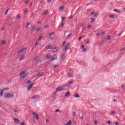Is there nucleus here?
Segmentation results:
<instances>
[{"label":"nucleus","mask_w":125,"mask_h":125,"mask_svg":"<svg viewBox=\"0 0 125 125\" xmlns=\"http://www.w3.org/2000/svg\"><path fill=\"white\" fill-rule=\"evenodd\" d=\"M107 124H108V125H111V121H107Z\"/></svg>","instance_id":"61"},{"label":"nucleus","mask_w":125,"mask_h":125,"mask_svg":"<svg viewBox=\"0 0 125 125\" xmlns=\"http://www.w3.org/2000/svg\"><path fill=\"white\" fill-rule=\"evenodd\" d=\"M34 61H36V62H37L36 65H38V63H39L40 61H41V59L39 58L38 56H37L34 58Z\"/></svg>","instance_id":"3"},{"label":"nucleus","mask_w":125,"mask_h":125,"mask_svg":"<svg viewBox=\"0 0 125 125\" xmlns=\"http://www.w3.org/2000/svg\"><path fill=\"white\" fill-rule=\"evenodd\" d=\"M65 54H63L61 56L62 59H65Z\"/></svg>","instance_id":"27"},{"label":"nucleus","mask_w":125,"mask_h":125,"mask_svg":"<svg viewBox=\"0 0 125 125\" xmlns=\"http://www.w3.org/2000/svg\"><path fill=\"white\" fill-rule=\"evenodd\" d=\"M115 125H119V123H118V122H115Z\"/></svg>","instance_id":"64"},{"label":"nucleus","mask_w":125,"mask_h":125,"mask_svg":"<svg viewBox=\"0 0 125 125\" xmlns=\"http://www.w3.org/2000/svg\"><path fill=\"white\" fill-rule=\"evenodd\" d=\"M122 88L125 89V85H124V84L122 85Z\"/></svg>","instance_id":"56"},{"label":"nucleus","mask_w":125,"mask_h":125,"mask_svg":"<svg viewBox=\"0 0 125 125\" xmlns=\"http://www.w3.org/2000/svg\"><path fill=\"white\" fill-rule=\"evenodd\" d=\"M21 16H20V15H18V16H17V19H19V18H21Z\"/></svg>","instance_id":"43"},{"label":"nucleus","mask_w":125,"mask_h":125,"mask_svg":"<svg viewBox=\"0 0 125 125\" xmlns=\"http://www.w3.org/2000/svg\"><path fill=\"white\" fill-rule=\"evenodd\" d=\"M42 27H39L38 28H37L38 32H41V31H42Z\"/></svg>","instance_id":"28"},{"label":"nucleus","mask_w":125,"mask_h":125,"mask_svg":"<svg viewBox=\"0 0 125 125\" xmlns=\"http://www.w3.org/2000/svg\"><path fill=\"white\" fill-rule=\"evenodd\" d=\"M32 114H33V115H34V118H35L36 120H39V115H38V113H35V112H33Z\"/></svg>","instance_id":"7"},{"label":"nucleus","mask_w":125,"mask_h":125,"mask_svg":"<svg viewBox=\"0 0 125 125\" xmlns=\"http://www.w3.org/2000/svg\"><path fill=\"white\" fill-rule=\"evenodd\" d=\"M26 73H27V70H24L23 71H22L20 74V76H22V75H25L26 74Z\"/></svg>","instance_id":"14"},{"label":"nucleus","mask_w":125,"mask_h":125,"mask_svg":"<svg viewBox=\"0 0 125 125\" xmlns=\"http://www.w3.org/2000/svg\"><path fill=\"white\" fill-rule=\"evenodd\" d=\"M37 98H39V95H35L33 96L31 99L35 100V99H37Z\"/></svg>","instance_id":"16"},{"label":"nucleus","mask_w":125,"mask_h":125,"mask_svg":"<svg viewBox=\"0 0 125 125\" xmlns=\"http://www.w3.org/2000/svg\"><path fill=\"white\" fill-rule=\"evenodd\" d=\"M27 50V48H22L21 49V52L23 54H26V51Z\"/></svg>","instance_id":"6"},{"label":"nucleus","mask_w":125,"mask_h":125,"mask_svg":"<svg viewBox=\"0 0 125 125\" xmlns=\"http://www.w3.org/2000/svg\"><path fill=\"white\" fill-rule=\"evenodd\" d=\"M36 27H37V25H33V26L32 27L33 31H35V30L36 29Z\"/></svg>","instance_id":"25"},{"label":"nucleus","mask_w":125,"mask_h":125,"mask_svg":"<svg viewBox=\"0 0 125 125\" xmlns=\"http://www.w3.org/2000/svg\"><path fill=\"white\" fill-rule=\"evenodd\" d=\"M63 90V89L61 87H58L56 89V91L59 92V91H62Z\"/></svg>","instance_id":"17"},{"label":"nucleus","mask_w":125,"mask_h":125,"mask_svg":"<svg viewBox=\"0 0 125 125\" xmlns=\"http://www.w3.org/2000/svg\"><path fill=\"white\" fill-rule=\"evenodd\" d=\"M64 26V23H62V24L61 25L60 27L61 28H63Z\"/></svg>","instance_id":"48"},{"label":"nucleus","mask_w":125,"mask_h":125,"mask_svg":"<svg viewBox=\"0 0 125 125\" xmlns=\"http://www.w3.org/2000/svg\"><path fill=\"white\" fill-rule=\"evenodd\" d=\"M56 92H55L52 95V97H54V96H55V95H56Z\"/></svg>","instance_id":"42"},{"label":"nucleus","mask_w":125,"mask_h":125,"mask_svg":"<svg viewBox=\"0 0 125 125\" xmlns=\"http://www.w3.org/2000/svg\"><path fill=\"white\" fill-rule=\"evenodd\" d=\"M64 86H67V87L70 86V84H69V83H68L67 84L64 85Z\"/></svg>","instance_id":"41"},{"label":"nucleus","mask_w":125,"mask_h":125,"mask_svg":"<svg viewBox=\"0 0 125 125\" xmlns=\"http://www.w3.org/2000/svg\"><path fill=\"white\" fill-rule=\"evenodd\" d=\"M29 1H30V0H26L25 3H29Z\"/></svg>","instance_id":"50"},{"label":"nucleus","mask_w":125,"mask_h":125,"mask_svg":"<svg viewBox=\"0 0 125 125\" xmlns=\"http://www.w3.org/2000/svg\"><path fill=\"white\" fill-rule=\"evenodd\" d=\"M4 90L3 89H0V96H2V95H3V92H4Z\"/></svg>","instance_id":"18"},{"label":"nucleus","mask_w":125,"mask_h":125,"mask_svg":"<svg viewBox=\"0 0 125 125\" xmlns=\"http://www.w3.org/2000/svg\"><path fill=\"white\" fill-rule=\"evenodd\" d=\"M25 13H27V12H28V9H25Z\"/></svg>","instance_id":"63"},{"label":"nucleus","mask_w":125,"mask_h":125,"mask_svg":"<svg viewBox=\"0 0 125 125\" xmlns=\"http://www.w3.org/2000/svg\"><path fill=\"white\" fill-rule=\"evenodd\" d=\"M98 15V13H96L95 14H94V17H96V16H97Z\"/></svg>","instance_id":"46"},{"label":"nucleus","mask_w":125,"mask_h":125,"mask_svg":"<svg viewBox=\"0 0 125 125\" xmlns=\"http://www.w3.org/2000/svg\"><path fill=\"white\" fill-rule=\"evenodd\" d=\"M110 40H111V36H107V37H105L104 39L103 42H107V41H110Z\"/></svg>","instance_id":"4"},{"label":"nucleus","mask_w":125,"mask_h":125,"mask_svg":"<svg viewBox=\"0 0 125 125\" xmlns=\"http://www.w3.org/2000/svg\"><path fill=\"white\" fill-rule=\"evenodd\" d=\"M74 97H76V98H79L80 97V95H79L78 94L76 93L74 95Z\"/></svg>","instance_id":"21"},{"label":"nucleus","mask_w":125,"mask_h":125,"mask_svg":"<svg viewBox=\"0 0 125 125\" xmlns=\"http://www.w3.org/2000/svg\"><path fill=\"white\" fill-rule=\"evenodd\" d=\"M73 83V81H71L68 83H69L70 84H72V83Z\"/></svg>","instance_id":"55"},{"label":"nucleus","mask_w":125,"mask_h":125,"mask_svg":"<svg viewBox=\"0 0 125 125\" xmlns=\"http://www.w3.org/2000/svg\"><path fill=\"white\" fill-rule=\"evenodd\" d=\"M4 97L6 98H13V97H14V95L12 93H6Z\"/></svg>","instance_id":"1"},{"label":"nucleus","mask_w":125,"mask_h":125,"mask_svg":"<svg viewBox=\"0 0 125 125\" xmlns=\"http://www.w3.org/2000/svg\"><path fill=\"white\" fill-rule=\"evenodd\" d=\"M39 45V42H36L35 44V46H37Z\"/></svg>","instance_id":"44"},{"label":"nucleus","mask_w":125,"mask_h":125,"mask_svg":"<svg viewBox=\"0 0 125 125\" xmlns=\"http://www.w3.org/2000/svg\"><path fill=\"white\" fill-rule=\"evenodd\" d=\"M113 102H115V103L118 102V100H116V99H113Z\"/></svg>","instance_id":"45"},{"label":"nucleus","mask_w":125,"mask_h":125,"mask_svg":"<svg viewBox=\"0 0 125 125\" xmlns=\"http://www.w3.org/2000/svg\"><path fill=\"white\" fill-rule=\"evenodd\" d=\"M91 22H94V19L93 18L91 19Z\"/></svg>","instance_id":"60"},{"label":"nucleus","mask_w":125,"mask_h":125,"mask_svg":"<svg viewBox=\"0 0 125 125\" xmlns=\"http://www.w3.org/2000/svg\"><path fill=\"white\" fill-rule=\"evenodd\" d=\"M70 92H67L64 95L65 97H67V96H69V95H70Z\"/></svg>","instance_id":"23"},{"label":"nucleus","mask_w":125,"mask_h":125,"mask_svg":"<svg viewBox=\"0 0 125 125\" xmlns=\"http://www.w3.org/2000/svg\"><path fill=\"white\" fill-rule=\"evenodd\" d=\"M1 44H4V45H5V44H6V41H2V42H1Z\"/></svg>","instance_id":"26"},{"label":"nucleus","mask_w":125,"mask_h":125,"mask_svg":"<svg viewBox=\"0 0 125 125\" xmlns=\"http://www.w3.org/2000/svg\"><path fill=\"white\" fill-rule=\"evenodd\" d=\"M60 50V48L59 46H56L53 49V52H57V51Z\"/></svg>","instance_id":"5"},{"label":"nucleus","mask_w":125,"mask_h":125,"mask_svg":"<svg viewBox=\"0 0 125 125\" xmlns=\"http://www.w3.org/2000/svg\"><path fill=\"white\" fill-rule=\"evenodd\" d=\"M54 35V32H51L50 33L49 37H51V36H53Z\"/></svg>","instance_id":"37"},{"label":"nucleus","mask_w":125,"mask_h":125,"mask_svg":"<svg viewBox=\"0 0 125 125\" xmlns=\"http://www.w3.org/2000/svg\"><path fill=\"white\" fill-rule=\"evenodd\" d=\"M65 125H72V121H69V122L68 123L65 124Z\"/></svg>","instance_id":"24"},{"label":"nucleus","mask_w":125,"mask_h":125,"mask_svg":"<svg viewBox=\"0 0 125 125\" xmlns=\"http://www.w3.org/2000/svg\"><path fill=\"white\" fill-rule=\"evenodd\" d=\"M113 11H115V12H117V13H121V10H118L117 9H114L113 10Z\"/></svg>","instance_id":"20"},{"label":"nucleus","mask_w":125,"mask_h":125,"mask_svg":"<svg viewBox=\"0 0 125 125\" xmlns=\"http://www.w3.org/2000/svg\"><path fill=\"white\" fill-rule=\"evenodd\" d=\"M64 9V6H62L60 7V10H63Z\"/></svg>","instance_id":"36"},{"label":"nucleus","mask_w":125,"mask_h":125,"mask_svg":"<svg viewBox=\"0 0 125 125\" xmlns=\"http://www.w3.org/2000/svg\"><path fill=\"white\" fill-rule=\"evenodd\" d=\"M27 76H28V74H22V75L21 77V80H24V79H25V78H26Z\"/></svg>","instance_id":"15"},{"label":"nucleus","mask_w":125,"mask_h":125,"mask_svg":"<svg viewBox=\"0 0 125 125\" xmlns=\"http://www.w3.org/2000/svg\"><path fill=\"white\" fill-rule=\"evenodd\" d=\"M30 83H32V81H31V80H28L27 82L26 83L27 85H29V84H30Z\"/></svg>","instance_id":"22"},{"label":"nucleus","mask_w":125,"mask_h":125,"mask_svg":"<svg viewBox=\"0 0 125 125\" xmlns=\"http://www.w3.org/2000/svg\"><path fill=\"white\" fill-rule=\"evenodd\" d=\"M67 77H72V74L70 73H68L67 74Z\"/></svg>","instance_id":"33"},{"label":"nucleus","mask_w":125,"mask_h":125,"mask_svg":"<svg viewBox=\"0 0 125 125\" xmlns=\"http://www.w3.org/2000/svg\"><path fill=\"white\" fill-rule=\"evenodd\" d=\"M46 124L47 125H48V124H49V120H48V119H46Z\"/></svg>","instance_id":"31"},{"label":"nucleus","mask_w":125,"mask_h":125,"mask_svg":"<svg viewBox=\"0 0 125 125\" xmlns=\"http://www.w3.org/2000/svg\"><path fill=\"white\" fill-rule=\"evenodd\" d=\"M65 43H66L65 41L63 42L62 46H64V45H65Z\"/></svg>","instance_id":"59"},{"label":"nucleus","mask_w":125,"mask_h":125,"mask_svg":"<svg viewBox=\"0 0 125 125\" xmlns=\"http://www.w3.org/2000/svg\"><path fill=\"white\" fill-rule=\"evenodd\" d=\"M71 43L70 42L67 43L66 45L64 47V49L63 50V51L64 52H65V51H67L69 48H70V45Z\"/></svg>","instance_id":"2"},{"label":"nucleus","mask_w":125,"mask_h":125,"mask_svg":"<svg viewBox=\"0 0 125 125\" xmlns=\"http://www.w3.org/2000/svg\"><path fill=\"white\" fill-rule=\"evenodd\" d=\"M42 36H41L38 39V42H40L41 40H42Z\"/></svg>","instance_id":"29"},{"label":"nucleus","mask_w":125,"mask_h":125,"mask_svg":"<svg viewBox=\"0 0 125 125\" xmlns=\"http://www.w3.org/2000/svg\"><path fill=\"white\" fill-rule=\"evenodd\" d=\"M72 116H73V117H76V112H73L72 113Z\"/></svg>","instance_id":"38"},{"label":"nucleus","mask_w":125,"mask_h":125,"mask_svg":"<svg viewBox=\"0 0 125 125\" xmlns=\"http://www.w3.org/2000/svg\"><path fill=\"white\" fill-rule=\"evenodd\" d=\"M59 111H60V109H58L56 110L55 112H56V113H57V112H59Z\"/></svg>","instance_id":"62"},{"label":"nucleus","mask_w":125,"mask_h":125,"mask_svg":"<svg viewBox=\"0 0 125 125\" xmlns=\"http://www.w3.org/2000/svg\"><path fill=\"white\" fill-rule=\"evenodd\" d=\"M43 72H41L37 74V77L38 78H40V77H42V76H43Z\"/></svg>","instance_id":"12"},{"label":"nucleus","mask_w":125,"mask_h":125,"mask_svg":"<svg viewBox=\"0 0 125 125\" xmlns=\"http://www.w3.org/2000/svg\"><path fill=\"white\" fill-rule=\"evenodd\" d=\"M29 26H30V22L27 23L26 28H29Z\"/></svg>","instance_id":"39"},{"label":"nucleus","mask_w":125,"mask_h":125,"mask_svg":"<svg viewBox=\"0 0 125 125\" xmlns=\"http://www.w3.org/2000/svg\"><path fill=\"white\" fill-rule=\"evenodd\" d=\"M50 58H51V54H48L45 57V59H46V60H48V59H50Z\"/></svg>","instance_id":"8"},{"label":"nucleus","mask_w":125,"mask_h":125,"mask_svg":"<svg viewBox=\"0 0 125 125\" xmlns=\"http://www.w3.org/2000/svg\"><path fill=\"white\" fill-rule=\"evenodd\" d=\"M91 27H92V26L91 25H88L87 28H88V29H90V28H91Z\"/></svg>","instance_id":"52"},{"label":"nucleus","mask_w":125,"mask_h":125,"mask_svg":"<svg viewBox=\"0 0 125 125\" xmlns=\"http://www.w3.org/2000/svg\"><path fill=\"white\" fill-rule=\"evenodd\" d=\"M71 36H72V34H69V35H67L66 39H70V37H71Z\"/></svg>","instance_id":"32"},{"label":"nucleus","mask_w":125,"mask_h":125,"mask_svg":"<svg viewBox=\"0 0 125 125\" xmlns=\"http://www.w3.org/2000/svg\"><path fill=\"white\" fill-rule=\"evenodd\" d=\"M83 51L84 52H85V51H86V48H84L83 49Z\"/></svg>","instance_id":"58"},{"label":"nucleus","mask_w":125,"mask_h":125,"mask_svg":"<svg viewBox=\"0 0 125 125\" xmlns=\"http://www.w3.org/2000/svg\"><path fill=\"white\" fill-rule=\"evenodd\" d=\"M57 59V55H55L53 56L52 59L51 60V61H54L55 60H56Z\"/></svg>","instance_id":"10"},{"label":"nucleus","mask_w":125,"mask_h":125,"mask_svg":"<svg viewBox=\"0 0 125 125\" xmlns=\"http://www.w3.org/2000/svg\"><path fill=\"white\" fill-rule=\"evenodd\" d=\"M13 24H14V22L13 21H12L10 23V26H12V25H13Z\"/></svg>","instance_id":"47"},{"label":"nucleus","mask_w":125,"mask_h":125,"mask_svg":"<svg viewBox=\"0 0 125 125\" xmlns=\"http://www.w3.org/2000/svg\"><path fill=\"white\" fill-rule=\"evenodd\" d=\"M44 28H49V25H45V26H44Z\"/></svg>","instance_id":"51"},{"label":"nucleus","mask_w":125,"mask_h":125,"mask_svg":"<svg viewBox=\"0 0 125 125\" xmlns=\"http://www.w3.org/2000/svg\"><path fill=\"white\" fill-rule=\"evenodd\" d=\"M47 12H48V11H45V12H44L43 13V15H45V14H47Z\"/></svg>","instance_id":"35"},{"label":"nucleus","mask_w":125,"mask_h":125,"mask_svg":"<svg viewBox=\"0 0 125 125\" xmlns=\"http://www.w3.org/2000/svg\"><path fill=\"white\" fill-rule=\"evenodd\" d=\"M83 38H84V36H81L79 38V41H81Z\"/></svg>","instance_id":"40"},{"label":"nucleus","mask_w":125,"mask_h":125,"mask_svg":"<svg viewBox=\"0 0 125 125\" xmlns=\"http://www.w3.org/2000/svg\"><path fill=\"white\" fill-rule=\"evenodd\" d=\"M14 121L15 123V124H19L20 123H21V121L19 119H14Z\"/></svg>","instance_id":"9"},{"label":"nucleus","mask_w":125,"mask_h":125,"mask_svg":"<svg viewBox=\"0 0 125 125\" xmlns=\"http://www.w3.org/2000/svg\"><path fill=\"white\" fill-rule=\"evenodd\" d=\"M65 19H66V18H65V17H63L62 18V21L65 20Z\"/></svg>","instance_id":"53"},{"label":"nucleus","mask_w":125,"mask_h":125,"mask_svg":"<svg viewBox=\"0 0 125 125\" xmlns=\"http://www.w3.org/2000/svg\"><path fill=\"white\" fill-rule=\"evenodd\" d=\"M53 47H52V45H48L47 46H46V49H47V50L48 49H52Z\"/></svg>","instance_id":"13"},{"label":"nucleus","mask_w":125,"mask_h":125,"mask_svg":"<svg viewBox=\"0 0 125 125\" xmlns=\"http://www.w3.org/2000/svg\"><path fill=\"white\" fill-rule=\"evenodd\" d=\"M25 59V55L21 56L20 58V61H22L23 60Z\"/></svg>","instance_id":"19"},{"label":"nucleus","mask_w":125,"mask_h":125,"mask_svg":"<svg viewBox=\"0 0 125 125\" xmlns=\"http://www.w3.org/2000/svg\"><path fill=\"white\" fill-rule=\"evenodd\" d=\"M21 125H25V122H22L21 123Z\"/></svg>","instance_id":"57"},{"label":"nucleus","mask_w":125,"mask_h":125,"mask_svg":"<svg viewBox=\"0 0 125 125\" xmlns=\"http://www.w3.org/2000/svg\"><path fill=\"white\" fill-rule=\"evenodd\" d=\"M115 111H112L111 113V115H115Z\"/></svg>","instance_id":"49"},{"label":"nucleus","mask_w":125,"mask_h":125,"mask_svg":"<svg viewBox=\"0 0 125 125\" xmlns=\"http://www.w3.org/2000/svg\"><path fill=\"white\" fill-rule=\"evenodd\" d=\"M34 85H35L34 83H32L31 84L28 85L27 86V89L28 90H30L31 88V87H33V86H34Z\"/></svg>","instance_id":"11"},{"label":"nucleus","mask_w":125,"mask_h":125,"mask_svg":"<svg viewBox=\"0 0 125 125\" xmlns=\"http://www.w3.org/2000/svg\"><path fill=\"white\" fill-rule=\"evenodd\" d=\"M94 123L96 125H98V122H97V120H95V121L94 122Z\"/></svg>","instance_id":"34"},{"label":"nucleus","mask_w":125,"mask_h":125,"mask_svg":"<svg viewBox=\"0 0 125 125\" xmlns=\"http://www.w3.org/2000/svg\"><path fill=\"white\" fill-rule=\"evenodd\" d=\"M109 18H115V16H114V15H110L109 16Z\"/></svg>","instance_id":"30"},{"label":"nucleus","mask_w":125,"mask_h":125,"mask_svg":"<svg viewBox=\"0 0 125 125\" xmlns=\"http://www.w3.org/2000/svg\"><path fill=\"white\" fill-rule=\"evenodd\" d=\"M3 90H9V88H6L3 89Z\"/></svg>","instance_id":"54"}]
</instances>
